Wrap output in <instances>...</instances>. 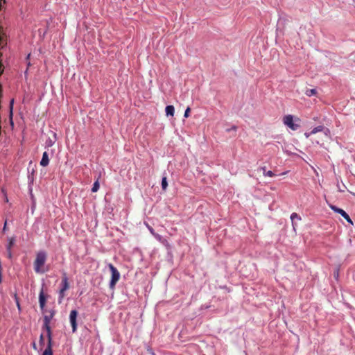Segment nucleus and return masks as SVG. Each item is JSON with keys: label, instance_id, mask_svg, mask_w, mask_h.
Returning <instances> with one entry per match:
<instances>
[{"label": "nucleus", "instance_id": "1", "mask_svg": "<svg viewBox=\"0 0 355 355\" xmlns=\"http://www.w3.org/2000/svg\"><path fill=\"white\" fill-rule=\"evenodd\" d=\"M47 260V253L44 250L37 252L33 262L34 271L37 274H43L49 270V267H45Z\"/></svg>", "mask_w": 355, "mask_h": 355}, {"label": "nucleus", "instance_id": "2", "mask_svg": "<svg viewBox=\"0 0 355 355\" xmlns=\"http://www.w3.org/2000/svg\"><path fill=\"white\" fill-rule=\"evenodd\" d=\"M43 313H44V319H43V329L46 331L47 338L49 341L52 340V331L51 328L50 327V323L53 318L55 314V311L53 309L51 310H44Z\"/></svg>", "mask_w": 355, "mask_h": 355}, {"label": "nucleus", "instance_id": "3", "mask_svg": "<svg viewBox=\"0 0 355 355\" xmlns=\"http://www.w3.org/2000/svg\"><path fill=\"white\" fill-rule=\"evenodd\" d=\"M108 267L112 273L111 279L110 282V288L111 289H114L115 288L116 283L120 279V273L116 269V268L114 267L112 263H109Z\"/></svg>", "mask_w": 355, "mask_h": 355}, {"label": "nucleus", "instance_id": "4", "mask_svg": "<svg viewBox=\"0 0 355 355\" xmlns=\"http://www.w3.org/2000/svg\"><path fill=\"white\" fill-rule=\"evenodd\" d=\"M283 121L286 125L293 130H296L299 128L298 125L293 123V117L291 114L285 116L283 119Z\"/></svg>", "mask_w": 355, "mask_h": 355}, {"label": "nucleus", "instance_id": "5", "mask_svg": "<svg viewBox=\"0 0 355 355\" xmlns=\"http://www.w3.org/2000/svg\"><path fill=\"white\" fill-rule=\"evenodd\" d=\"M78 316V311L76 310H72L70 312L69 320L72 327V331L74 333L77 330V322L76 319Z\"/></svg>", "mask_w": 355, "mask_h": 355}, {"label": "nucleus", "instance_id": "6", "mask_svg": "<svg viewBox=\"0 0 355 355\" xmlns=\"http://www.w3.org/2000/svg\"><path fill=\"white\" fill-rule=\"evenodd\" d=\"M330 208L335 212L340 214L348 223L353 224L349 216L346 213L345 211L334 205H330Z\"/></svg>", "mask_w": 355, "mask_h": 355}, {"label": "nucleus", "instance_id": "7", "mask_svg": "<svg viewBox=\"0 0 355 355\" xmlns=\"http://www.w3.org/2000/svg\"><path fill=\"white\" fill-rule=\"evenodd\" d=\"M39 303L41 310L44 311L46 305V296L44 295L43 289L41 290L39 294Z\"/></svg>", "mask_w": 355, "mask_h": 355}, {"label": "nucleus", "instance_id": "8", "mask_svg": "<svg viewBox=\"0 0 355 355\" xmlns=\"http://www.w3.org/2000/svg\"><path fill=\"white\" fill-rule=\"evenodd\" d=\"M61 286H62V288H60V290H62V291H66L69 288L68 277H67L66 273H64L62 275Z\"/></svg>", "mask_w": 355, "mask_h": 355}, {"label": "nucleus", "instance_id": "9", "mask_svg": "<svg viewBox=\"0 0 355 355\" xmlns=\"http://www.w3.org/2000/svg\"><path fill=\"white\" fill-rule=\"evenodd\" d=\"M49 164V155L46 152H44L42 155V160L40 162V165L42 166H46Z\"/></svg>", "mask_w": 355, "mask_h": 355}, {"label": "nucleus", "instance_id": "10", "mask_svg": "<svg viewBox=\"0 0 355 355\" xmlns=\"http://www.w3.org/2000/svg\"><path fill=\"white\" fill-rule=\"evenodd\" d=\"M291 222H292V225L293 227V229L295 230V226H297V224H296L295 220H301V217L297 213H293L291 215Z\"/></svg>", "mask_w": 355, "mask_h": 355}, {"label": "nucleus", "instance_id": "11", "mask_svg": "<svg viewBox=\"0 0 355 355\" xmlns=\"http://www.w3.org/2000/svg\"><path fill=\"white\" fill-rule=\"evenodd\" d=\"M166 114L167 116H173L175 113V108L173 105H167L165 109Z\"/></svg>", "mask_w": 355, "mask_h": 355}, {"label": "nucleus", "instance_id": "12", "mask_svg": "<svg viewBox=\"0 0 355 355\" xmlns=\"http://www.w3.org/2000/svg\"><path fill=\"white\" fill-rule=\"evenodd\" d=\"M51 341L48 340V346L43 352L42 355H53L52 349H51Z\"/></svg>", "mask_w": 355, "mask_h": 355}, {"label": "nucleus", "instance_id": "13", "mask_svg": "<svg viewBox=\"0 0 355 355\" xmlns=\"http://www.w3.org/2000/svg\"><path fill=\"white\" fill-rule=\"evenodd\" d=\"M15 239L14 238H11L9 241V243L8 245V247H7V250H8V257L10 258L11 256H12V254H11V248L13 246L14 243H15Z\"/></svg>", "mask_w": 355, "mask_h": 355}, {"label": "nucleus", "instance_id": "14", "mask_svg": "<svg viewBox=\"0 0 355 355\" xmlns=\"http://www.w3.org/2000/svg\"><path fill=\"white\" fill-rule=\"evenodd\" d=\"M53 139L49 138L48 140H46V146L51 147L54 144V143L55 141L56 134L53 132Z\"/></svg>", "mask_w": 355, "mask_h": 355}, {"label": "nucleus", "instance_id": "15", "mask_svg": "<svg viewBox=\"0 0 355 355\" xmlns=\"http://www.w3.org/2000/svg\"><path fill=\"white\" fill-rule=\"evenodd\" d=\"M317 94V91L315 89H307L305 92V94L307 96H315Z\"/></svg>", "mask_w": 355, "mask_h": 355}, {"label": "nucleus", "instance_id": "16", "mask_svg": "<svg viewBox=\"0 0 355 355\" xmlns=\"http://www.w3.org/2000/svg\"><path fill=\"white\" fill-rule=\"evenodd\" d=\"M323 128H323V126H322V125H318V126H317V127L314 128L311 131V132L309 133V135H313V134H315V133H317V132H321V131H322V130H323Z\"/></svg>", "mask_w": 355, "mask_h": 355}, {"label": "nucleus", "instance_id": "17", "mask_svg": "<svg viewBox=\"0 0 355 355\" xmlns=\"http://www.w3.org/2000/svg\"><path fill=\"white\" fill-rule=\"evenodd\" d=\"M100 185L98 182V180H97L93 184V187L92 188V191L93 193L96 192L99 189Z\"/></svg>", "mask_w": 355, "mask_h": 355}, {"label": "nucleus", "instance_id": "18", "mask_svg": "<svg viewBox=\"0 0 355 355\" xmlns=\"http://www.w3.org/2000/svg\"><path fill=\"white\" fill-rule=\"evenodd\" d=\"M168 187L166 177H163L162 180V188L163 190H166Z\"/></svg>", "mask_w": 355, "mask_h": 355}, {"label": "nucleus", "instance_id": "19", "mask_svg": "<svg viewBox=\"0 0 355 355\" xmlns=\"http://www.w3.org/2000/svg\"><path fill=\"white\" fill-rule=\"evenodd\" d=\"M64 292L65 291H62V290H60V292H59V301H58L59 303L62 302V299L64 297Z\"/></svg>", "mask_w": 355, "mask_h": 355}, {"label": "nucleus", "instance_id": "20", "mask_svg": "<svg viewBox=\"0 0 355 355\" xmlns=\"http://www.w3.org/2000/svg\"><path fill=\"white\" fill-rule=\"evenodd\" d=\"M263 175L265 176H269V177H274L275 175V173L271 171H268L266 173H263Z\"/></svg>", "mask_w": 355, "mask_h": 355}, {"label": "nucleus", "instance_id": "21", "mask_svg": "<svg viewBox=\"0 0 355 355\" xmlns=\"http://www.w3.org/2000/svg\"><path fill=\"white\" fill-rule=\"evenodd\" d=\"M190 111H191V109L189 107H187L184 112V116L186 118L189 117Z\"/></svg>", "mask_w": 355, "mask_h": 355}, {"label": "nucleus", "instance_id": "22", "mask_svg": "<svg viewBox=\"0 0 355 355\" xmlns=\"http://www.w3.org/2000/svg\"><path fill=\"white\" fill-rule=\"evenodd\" d=\"M236 130H237V126H236V125H232L230 128H227V129L226 130V131H227V132H230V131H232V130L236 131Z\"/></svg>", "mask_w": 355, "mask_h": 355}, {"label": "nucleus", "instance_id": "23", "mask_svg": "<svg viewBox=\"0 0 355 355\" xmlns=\"http://www.w3.org/2000/svg\"><path fill=\"white\" fill-rule=\"evenodd\" d=\"M154 236L159 241H162V237L159 234L155 233Z\"/></svg>", "mask_w": 355, "mask_h": 355}, {"label": "nucleus", "instance_id": "24", "mask_svg": "<svg viewBox=\"0 0 355 355\" xmlns=\"http://www.w3.org/2000/svg\"><path fill=\"white\" fill-rule=\"evenodd\" d=\"M13 102H14V100L12 99V100H11L10 103V115L12 114Z\"/></svg>", "mask_w": 355, "mask_h": 355}, {"label": "nucleus", "instance_id": "25", "mask_svg": "<svg viewBox=\"0 0 355 355\" xmlns=\"http://www.w3.org/2000/svg\"><path fill=\"white\" fill-rule=\"evenodd\" d=\"M44 336L42 334L40 335V345H44Z\"/></svg>", "mask_w": 355, "mask_h": 355}, {"label": "nucleus", "instance_id": "26", "mask_svg": "<svg viewBox=\"0 0 355 355\" xmlns=\"http://www.w3.org/2000/svg\"><path fill=\"white\" fill-rule=\"evenodd\" d=\"M148 229H149L150 232H151V234H153V235L155 234L154 232V230L152 227H148Z\"/></svg>", "mask_w": 355, "mask_h": 355}, {"label": "nucleus", "instance_id": "27", "mask_svg": "<svg viewBox=\"0 0 355 355\" xmlns=\"http://www.w3.org/2000/svg\"><path fill=\"white\" fill-rule=\"evenodd\" d=\"M262 171H263V173H266L267 171H266V166H263L261 168Z\"/></svg>", "mask_w": 355, "mask_h": 355}, {"label": "nucleus", "instance_id": "28", "mask_svg": "<svg viewBox=\"0 0 355 355\" xmlns=\"http://www.w3.org/2000/svg\"><path fill=\"white\" fill-rule=\"evenodd\" d=\"M2 1H3V3H6V0H0V6H1Z\"/></svg>", "mask_w": 355, "mask_h": 355}]
</instances>
